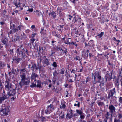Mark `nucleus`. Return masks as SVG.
I'll return each instance as SVG.
<instances>
[{
    "mask_svg": "<svg viewBox=\"0 0 122 122\" xmlns=\"http://www.w3.org/2000/svg\"><path fill=\"white\" fill-rule=\"evenodd\" d=\"M23 45L22 44L20 46H18L16 50L17 53V56L18 58L16 61L17 63H19L20 61L23 59L24 57L25 58V53L23 52L22 51H25L24 48L23 47Z\"/></svg>",
    "mask_w": 122,
    "mask_h": 122,
    "instance_id": "1",
    "label": "nucleus"
},
{
    "mask_svg": "<svg viewBox=\"0 0 122 122\" xmlns=\"http://www.w3.org/2000/svg\"><path fill=\"white\" fill-rule=\"evenodd\" d=\"M20 77L21 79V81L20 82V84L21 85H28L29 84L30 80L29 78L26 77V76L23 75Z\"/></svg>",
    "mask_w": 122,
    "mask_h": 122,
    "instance_id": "2",
    "label": "nucleus"
},
{
    "mask_svg": "<svg viewBox=\"0 0 122 122\" xmlns=\"http://www.w3.org/2000/svg\"><path fill=\"white\" fill-rule=\"evenodd\" d=\"M108 109L110 113V122H112L113 116V115L116 112V108L112 104L110 105L109 106Z\"/></svg>",
    "mask_w": 122,
    "mask_h": 122,
    "instance_id": "3",
    "label": "nucleus"
},
{
    "mask_svg": "<svg viewBox=\"0 0 122 122\" xmlns=\"http://www.w3.org/2000/svg\"><path fill=\"white\" fill-rule=\"evenodd\" d=\"M3 92L0 93V102L2 103L3 101L8 99L9 97L8 94L5 93L4 90H3Z\"/></svg>",
    "mask_w": 122,
    "mask_h": 122,
    "instance_id": "4",
    "label": "nucleus"
},
{
    "mask_svg": "<svg viewBox=\"0 0 122 122\" xmlns=\"http://www.w3.org/2000/svg\"><path fill=\"white\" fill-rule=\"evenodd\" d=\"M54 102L53 101L52 104H50V105L48 106L47 107V109L45 110V113L46 114H48L51 112H52L53 110H54V105L53 104Z\"/></svg>",
    "mask_w": 122,
    "mask_h": 122,
    "instance_id": "5",
    "label": "nucleus"
},
{
    "mask_svg": "<svg viewBox=\"0 0 122 122\" xmlns=\"http://www.w3.org/2000/svg\"><path fill=\"white\" fill-rule=\"evenodd\" d=\"M0 112L1 113H2L3 115H7L8 114V108L5 106V104H3L1 106V108Z\"/></svg>",
    "mask_w": 122,
    "mask_h": 122,
    "instance_id": "6",
    "label": "nucleus"
},
{
    "mask_svg": "<svg viewBox=\"0 0 122 122\" xmlns=\"http://www.w3.org/2000/svg\"><path fill=\"white\" fill-rule=\"evenodd\" d=\"M116 93L115 88H113L112 90H110L109 92L108 96L107 97V98L109 99L111 98H116V97L113 96L114 94Z\"/></svg>",
    "mask_w": 122,
    "mask_h": 122,
    "instance_id": "7",
    "label": "nucleus"
},
{
    "mask_svg": "<svg viewBox=\"0 0 122 122\" xmlns=\"http://www.w3.org/2000/svg\"><path fill=\"white\" fill-rule=\"evenodd\" d=\"M5 89L7 91L14 87V86L12 85L8 81L6 80L5 82Z\"/></svg>",
    "mask_w": 122,
    "mask_h": 122,
    "instance_id": "8",
    "label": "nucleus"
},
{
    "mask_svg": "<svg viewBox=\"0 0 122 122\" xmlns=\"http://www.w3.org/2000/svg\"><path fill=\"white\" fill-rule=\"evenodd\" d=\"M49 14L50 17L52 19L55 20V21H56L59 19V17H58L56 13L54 11L51 12L49 13Z\"/></svg>",
    "mask_w": 122,
    "mask_h": 122,
    "instance_id": "9",
    "label": "nucleus"
},
{
    "mask_svg": "<svg viewBox=\"0 0 122 122\" xmlns=\"http://www.w3.org/2000/svg\"><path fill=\"white\" fill-rule=\"evenodd\" d=\"M15 89L14 87L8 91L9 96H13L16 94Z\"/></svg>",
    "mask_w": 122,
    "mask_h": 122,
    "instance_id": "10",
    "label": "nucleus"
},
{
    "mask_svg": "<svg viewBox=\"0 0 122 122\" xmlns=\"http://www.w3.org/2000/svg\"><path fill=\"white\" fill-rule=\"evenodd\" d=\"M39 76L36 74L34 73L33 72L31 75V78L32 80H33L34 81H36L38 80V77Z\"/></svg>",
    "mask_w": 122,
    "mask_h": 122,
    "instance_id": "11",
    "label": "nucleus"
},
{
    "mask_svg": "<svg viewBox=\"0 0 122 122\" xmlns=\"http://www.w3.org/2000/svg\"><path fill=\"white\" fill-rule=\"evenodd\" d=\"M94 79L95 81L96 82L100 83L102 81L101 76L99 75L95 76H94Z\"/></svg>",
    "mask_w": 122,
    "mask_h": 122,
    "instance_id": "12",
    "label": "nucleus"
},
{
    "mask_svg": "<svg viewBox=\"0 0 122 122\" xmlns=\"http://www.w3.org/2000/svg\"><path fill=\"white\" fill-rule=\"evenodd\" d=\"M42 60H43V62L44 64L47 65H49V60L48 59H47L46 56H44L42 58V59H40V61H41Z\"/></svg>",
    "mask_w": 122,
    "mask_h": 122,
    "instance_id": "13",
    "label": "nucleus"
},
{
    "mask_svg": "<svg viewBox=\"0 0 122 122\" xmlns=\"http://www.w3.org/2000/svg\"><path fill=\"white\" fill-rule=\"evenodd\" d=\"M105 78L106 81H110L111 79L112 78V72L111 73V75H110V74L109 73H107L105 75Z\"/></svg>",
    "mask_w": 122,
    "mask_h": 122,
    "instance_id": "14",
    "label": "nucleus"
},
{
    "mask_svg": "<svg viewBox=\"0 0 122 122\" xmlns=\"http://www.w3.org/2000/svg\"><path fill=\"white\" fill-rule=\"evenodd\" d=\"M72 111V110L71 109H70L69 111L70 113H67L66 115L67 117L69 119L72 117L73 116H75V114H74V115H73Z\"/></svg>",
    "mask_w": 122,
    "mask_h": 122,
    "instance_id": "15",
    "label": "nucleus"
},
{
    "mask_svg": "<svg viewBox=\"0 0 122 122\" xmlns=\"http://www.w3.org/2000/svg\"><path fill=\"white\" fill-rule=\"evenodd\" d=\"M89 52V50H87L86 51L84 50L82 52V55L84 56L85 57H87L88 56V53Z\"/></svg>",
    "mask_w": 122,
    "mask_h": 122,
    "instance_id": "16",
    "label": "nucleus"
},
{
    "mask_svg": "<svg viewBox=\"0 0 122 122\" xmlns=\"http://www.w3.org/2000/svg\"><path fill=\"white\" fill-rule=\"evenodd\" d=\"M26 71L25 68L21 69L20 73L21 74L20 75V77H22V76L23 75L26 76Z\"/></svg>",
    "mask_w": 122,
    "mask_h": 122,
    "instance_id": "17",
    "label": "nucleus"
},
{
    "mask_svg": "<svg viewBox=\"0 0 122 122\" xmlns=\"http://www.w3.org/2000/svg\"><path fill=\"white\" fill-rule=\"evenodd\" d=\"M11 71L13 74L15 75H18L19 72V71L18 69H16L13 68L11 70Z\"/></svg>",
    "mask_w": 122,
    "mask_h": 122,
    "instance_id": "18",
    "label": "nucleus"
},
{
    "mask_svg": "<svg viewBox=\"0 0 122 122\" xmlns=\"http://www.w3.org/2000/svg\"><path fill=\"white\" fill-rule=\"evenodd\" d=\"M14 86V87L15 88V90H17V91H18L19 89H20L22 87V86L23 85H21L20 84V82L19 83V85H15Z\"/></svg>",
    "mask_w": 122,
    "mask_h": 122,
    "instance_id": "19",
    "label": "nucleus"
},
{
    "mask_svg": "<svg viewBox=\"0 0 122 122\" xmlns=\"http://www.w3.org/2000/svg\"><path fill=\"white\" fill-rule=\"evenodd\" d=\"M7 39L5 37L2 38L1 41L3 44L6 45H7Z\"/></svg>",
    "mask_w": 122,
    "mask_h": 122,
    "instance_id": "20",
    "label": "nucleus"
},
{
    "mask_svg": "<svg viewBox=\"0 0 122 122\" xmlns=\"http://www.w3.org/2000/svg\"><path fill=\"white\" fill-rule=\"evenodd\" d=\"M110 113L109 112H107L105 115V118L107 119H110Z\"/></svg>",
    "mask_w": 122,
    "mask_h": 122,
    "instance_id": "21",
    "label": "nucleus"
},
{
    "mask_svg": "<svg viewBox=\"0 0 122 122\" xmlns=\"http://www.w3.org/2000/svg\"><path fill=\"white\" fill-rule=\"evenodd\" d=\"M31 68L32 70L33 71L35 69L36 70L38 69V68H37V66L35 64H34L32 65L31 67Z\"/></svg>",
    "mask_w": 122,
    "mask_h": 122,
    "instance_id": "22",
    "label": "nucleus"
},
{
    "mask_svg": "<svg viewBox=\"0 0 122 122\" xmlns=\"http://www.w3.org/2000/svg\"><path fill=\"white\" fill-rule=\"evenodd\" d=\"M37 82V84L36 85V87H37L41 88V82L39 80H37L36 81Z\"/></svg>",
    "mask_w": 122,
    "mask_h": 122,
    "instance_id": "23",
    "label": "nucleus"
},
{
    "mask_svg": "<svg viewBox=\"0 0 122 122\" xmlns=\"http://www.w3.org/2000/svg\"><path fill=\"white\" fill-rule=\"evenodd\" d=\"M19 38V36H15L13 38V41H15L18 40Z\"/></svg>",
    "mask_w": 122,
    "mask_h": 122,
    "instance_id": "24",
    "label": "nucleus"
},
{
    "mask_svg": "<svg viewBox=\"0 0 122 122\" xmlns=\"http://www.w3.org/2000/svg\"><path fill=\"white\" fill-rule=\"evenodd\" d=\"M59 10V15L58 16V17H62L64 15V14L62 12H61V11H60V10L59 9H58V8L57 9V10L58 11V10Z\"/></svg>",
    "mask_w": 122,
    "mask_h": 122,
    "instance_id": "25",
    "label": "nucleus"
},
{
    "mask_svg": "<svg viewBox=\"0 0 122 122\" xmlns=\"http://www.w3.org/2000/svg\"><path fill=\"white\" fill-rule=\"evenodd\" d=\"M59 115V118H61L62 119L64 118V114L63 113L62 111H61V113Z\"/></svg>",
    "mask_w": 122,
    "mask_h": 122,
    "instance_id": "26",
    "label": "nucleus"
},
{
    "mask_svg": "<svg viewBox=\"0 0 122 122\" xmlns=\"http://www.w3.org/2000/svg\"><path fill=\"white\" fill-rule=\"evenodd\" d=\"M97 103L99 106H102L103 105H104V102H101L100 101H98L97 102Z\"/></svg>",
    "mask_w": 122,
    "mask_h": 122,
    "instance_id": "27",
    "label": "nucleus"
},
{
    "mask_svg": "<svg viewBox=\"0 0 122 122\" xmlns=\"http://www.w3.org/2000/svg\"><path fill=\"white\" fill-rule=\"evenodd\" d=\"M65 71V69L64 68H62L60 69V71L59 72V74H64V72Z\"/></svg>",
    "mask_w": 122,
    "mask_h": 122,
    "instance_id": "28",
    "label": "nucleus"
},
{
    "mask_svg": "<svg viewBox=\"0 0 122 122\" xmlns=\"http://www.w3.org/2000/svg\"><path fill=\"white\" fill-rule=\"evenodd\" d=\"M76 112L79 115H81V114H83L82 110L77 109L76 110Z\"/></svg>",
    "mask_w": 122,
    "mask_h": 122,
    "instance_id": "29",
    "label": "nucleus"
},
{
    "mask_svg": "<svg viewBox=\"0 0 122 122\" xmlns=\"http://www.w3.org/2000/svg\"><path fill=\"white\" fill-rule=\"evenodd\" d=\"M59 74V72H57L56 70L54 71L53 72V75L54 77L57 76V75Z\"/></svg>",
    "mask_w": 122,
    "mask_h": 122,
    "instance_id": "30",
    "label": "nucleus"
},
{
    "mask_svg": "<svg viewBox=\"0 0 122 122\" xmlns=\"http://www.w3.org/2000/svg\"><path fill=\"white\" fill-rule=\"evenodd\" d=\"M104 33L103 32H101L100 34H98L97 36L99 37V38H100L104 35Z\"/></svg>",
    "mask_w": 122,
    "mask_h": 122,
    "instance_id": "31",
    "label": "nucleus"
},
{
    "mask_svg": "<svg viewBox=\"0 0 122 122\" xmlns=\"http://www.w3.org/2000/svg\"><path fill=\"white\" fill-rule=\"evenodd\" d=\"M15 24H14L12 23H10V27L11 29H12L14 28H15Z\"/></svg>",
    "mask_w": 122,
    "mask_h": 122,
    "instance_id": "32",
    "label": "nucleus"
},
{
    "mask_svg": "<svg viewBox=\"0 0 122 122\" xmlns=\"http://www.w3.org/2000/svg\"><path fill=\"white\" fill-rule=\"evenodd\" d=\"M66 105L65 103H61L60 106V108L64 109L65 108Z\"/></svg>",
    "mask_w": 122,
    "mask_h": 122,
    "instance_id": "33",
    "label": "nucleus"
},
{
    "mask_svg": "<svg viewBox=\"0 0 122 122\" xmlns=\"http://www.w3.org/2000/svg\"><path fill=\"white\" fill-rule=\"evenodd\" d=\"M5 64L4 63H3L1 61V63L0 65V67L3 68L5 66Z\"/></svg>",
    "mask_w": 122,
    "mask_h": 122,
    "instance_id": "34",
    "label": "nucleus"
},
{
    "mask_svg": "<svg viewBox=\"0 0 122 122\" xmlns=\"http://www.w3.org/2000/svg\"><path fill=\"white\" fill-rule=\"evenodd\" d=\"M51 65L54 67H57L58 66V65L55 62H53V63Z\"/></svg>",
    "mask_w": 122,
    "mask_h": 122,
    "instance_id": "35",
    "label": "nucleus"
},
{
    "mask_svg": "<svg viewBox=\"0 0 122 122\" xmlns=\"http://www.w3.org/2000/svg\"><path fill=\"white\" fill-rule=\"evenodd\" d=\"M78 17H77L76 16H75L73 20V22L75 23L78 20Z\"/></svg>",
    "mask_w": 122,
    "mask_h": 122,
    "instance_id": "36",
    "label": "nucleus"
},
{
    "mask_svg": "<svg viewBox=\"0 0 122 122\" xmlns=\"http://www.w3.org/2000/svg\"><path fill=\"white\" fill-rule=\"evenodd\" d=\"M64 42L66 44L70 45L71 42H69V40L67 39L66 41L65 40L64 41Z\"/></svg>",
    "mask_w": 122,
    "mask_h": 122,
    "instance_id": "37",
    "label": "nucleus"
},
{
    "mask_svg": "<svg viewBox=\"0 0 122 122\" xmlns=\"http://www.w3.org/2000/svg\"><path fill=\"white\" fill-rule=\"evenodd\" d=\"M37 16L40 17V16H42V17H43V16L42 13L41 12H39L38 13H37Z\"/></svg>",
    "mask_w": 122,
    "mask_h": 122,
    "instance_id": "38",
    "label": "nucleus"
},
{
    "mask_svg": "<svg viewBox=\"0 0 122 122\" xmlns=\"http://www.w3.org/2000/svg\"><path fill=\"white\" fill-rule=\"evenodd\" d=\"M25 49V51H23H23H25V53L28 56H29V52L28 50L27 49Z\"/></svg>",
    "mask_w": 122,
    "mask_h": 122,
    "instance_id": "39",
    "label": "nucleus"
},
{
    "mask_svg": "<svg viewBox=\"0 0 122 122\" xmlns=\"http://www.w3.org/2000/svg\"><path fill=\"white\" fill-rule=\"evenodd\" d=\"M37 66H38V67H37V68H38V69L40 70L42 67L41 65L39 63H38Z\"/></svg>",
    "mask_w": 122,
    "mask_h": 122,
    "instance_id": "40",
    "label": "nucleus"
},
{
    "mask_svg": "<svg viewBox=\"0 0 122 122\" xmlns=\"http://www.w3.org/2000/svg\"><path fill=\"white\" fill-rule=\"evenodd\" d=\"M36 82H35V84H34V83H32V85H30V87H33L35 86H36Z\"/></svg>",
    "mask_w": 122,
    "mask_h": 122,
    "instance_id": "41",
    "label": "nucleus"
},
{
    "mask_svg": "<svg viewBox=\"0 0 122 122\" xmlns=\"http://www.w3.org/2000/svg\"><path fill=\"white\" fill-rule=\"evenodd\" d=\"M80 57L78 56H77L76 57H75L74 59V60L76 59V60H78L79 61H80Z\"/></svg>",
    "mask_w": 122,
    "mask_h": 122,
    "instance_id": "42",
    "label": "nucleus"
},
{
    "mask_svg": "<svg viewBox=\"0 0 122 122\" xmlns=\"http://www.w3.org/2000/svg\"><path fill=\"white\" fill-rule=\"evenodd\" d=\"M13 32H15L18 31V30L17 28H13L12 29Z\"/></svg>",
    "mask_w": 122,
    "mask_h": 122,
    "instance_id": "43",
    "label": "nucleus"
},
{
    "mask_svg": "<svg viewBox=\"0 0 122 122\" xmlns=\"http://www.w3.org/2000/svg\"><path fill=\"white\" fill-rule=\"evenodd\" d=\"M86 13L89 14L90 13V10L89 9L86 10Z\"/></svg>",
    "mask_w": 122,
    "mask_h": 122,
    "instance_id": "44",
    "label": "nucleus"
},
{
    "mask_svg": "<svg viewBox=\"0 0 122 122\" xmlns=\"http://www.w3.org/2000/svg\"><path fill=\"white\" fill-rule=\"evenodd\" d=\"M118 117L119 119H120L122 118V114H118Z\"/></svg>",
    "mask_w": 122,
    "mask_h": 122,
    "instance_id": "45",
    "label": "nucleus"
},
{
    "mask_svg": "<svg viewBox=\"0 0 122 122\" xmlns=\"http://www.w3.org/2000/svg\"><path fill=\"white\" fill-rule=\"evenodd\" d=\"M35 40L34 38H32L31 40V43H33Z\"/></svg>",
    "mask_w": 122,
    "mask_h": 122,
    "instance_id": "46",
    "label": "nucleus"
},
{
    "mask_svg": "<svg viewBox=\"0 0 122 122\" xmlns=\"http://www.w3.org/2000/svg\"><path fill=\"white\" fill-rule=\"evenodd\" d=\"M80 118L81 119H83L84 118V115L81 114V115H80Z\"/></svg>",
    "mask_w": 122,
    "mask_h": 122,
    "instance_id": "47",
    "label": "nucleus"
},
{
    "mask_svg": "<svg viewBox=\"0 0 122 122\" xmlns=\"http://www.w3.org/2000/svg\"><path fill=\"white\" fill-rule=\"evenodd\" d=\"M22 26V25H19L18 27L17 28V29L18 30V31L20 29L21 27Z\"/></svg>",
    "mask_w": 122,
    "mask_h": 122,
    "instance_id": "48",
    "label": "nucleus"
},
{
    "mask_svg": "<svg viewBox=\"0 0 122 122\" xmlns=\"http://www.w3.org/2000/svg\"><path fill=\"white\" fill-rule=\"evenodd\" d=\"M90 78H89V77H87L86 78V83L89 82L90 80Z\"/></svg>",
    "mask_w": 122,
    "mask_h": 122,
    "instance_id": "49",
    "label": "nucleus"
},
{
    "mask_svg": "<svg viewBox=\"0 0 122 122\" xmlns=\"http://www.w3.org/2000/svg\"><path fill=\"white\" fill-rule=\"evenodd\" d=\"M33 10V8H30L28 10H27V11H30V12H32Z\"/></svg>",
    "mask_w": 122,
    "mask_h": 122,
    "instance_id": "50",
    "label": "nucleus"
},
{
    "mask_svg": "<svg viewBox=\"0 0 122 122\" xmlns=\"http://www.w3.org/2000/svg\"><path fill=\"white\" fill-rule=\"evenodd\" d=\"M120 122V120L119 119H117L116 118H115L114 119V122Z\"/></svg>",
    "mask_w": 122,
    "mask_h": 122,
    "instance_id": "51",
    "label": "nucleus"
},
{
    "mask_svg": "<svg viewBox=\"0 0 122 122\" xmlns=\"http://www.w3.org/2000/svg\"><path fill=\"white\" fill-rule=\"evenodd\" d=\"M119 102L121 103L122 102V97H120L119 98Z\"/></svg>",
    "mask_w": 122,
    "mask_h": 122,
    "instance_id": "52",
    "label": "nucleus"
},
{
    "mask_svg": "<svg viewBox=\"0 0 122 122\" xmlns=\"http://www.w3.org/2000/svg\"><path fill=\"white\" fill-rule=\"evenodd\" d=\"M9 51L10 52V53L13 54L14 53L13 49H10V50H9Z\"/></svg>",
    "mask_w": 122,
    "mask_h": 122,
    "instance_id": "53",
    "label": "nucleus"
},
{
    "mask_svg": "<svg viewBox=\"0 0 122 122\" xmlns=\"http://www.w3.org/2000/svg\"><path fill=\"white\" fill-rule=\"evenodd\" d=\"M2 121L3 122H8L7 120L5 119L4 118L2 119Z\"/></svg>",
    "mask_w": 122,
    "mask_h": 122,
    "instance_id": "54",
    "label": "nucleus"
},
{
    "mask_svg": "<svg viewBox=\"0 0 122 122\" xmlns=\"http://www.w3.org/2000/svg\"><path fill=\"white\" fill-rule=\"evenodd\" d=\"M18 58V57H13V60H15V61H17V58Z\"/></svg>",
    "mask_w": 122,
    "mask_h": 122,
    "instance_id": "55",
    "label": "nucleus"
},
{
    "mask_svg": "<svg viewBox=\"0 0 122 122\" xmlns=\"http://www.w3.org/2000/svg\"><path fill=\"white\" fill-rule=\"evenodd\" d=\"M120 82H121V85L122 88V78L120 80Z\"/></svg>",
    "mask_w": 122,
    "mask_h": 122,
    "instance_id": "56",
    "label": "nucleus"
},
{
    "mask_svg": "<svg viewBox=\"0 0 122 122\" xmlns=\"http://www.w3.org/2000/svg\"><path fill=\"white\" fill-rule=\"evenodd\" d=\"M37 50L38 52V51H39V52H40L41 49L40 46H39V49L38 48V47H37Z\"/></svg>",
    "mask_w": 122,
    "mask_h": 122,
    "instance_id": "57",
    "label": "nucleus"
},
{
    "mask_svg": "<svg viewBox=\"0 0 122 122\" xmlns=\"http://www.w3.org/2000/svg\"><path fill=\"white\" fill-rule=\"evenodd\" d=\"M76 43L74 42H71L70 43V44H71L72 45H75Z\"/></svg>",
    "mask_w": 122,
    "mask_h": 122,
    "instance_id": "58",
    "label": "nucleus"
},
{
    "mask_svg": "<svg viewBox=\"0 0 122 122\" xmlns=\"http://www.w3.org/2000/svg\"><path fill=\"white\" fill-rule=\"evenodd\" d=\"M63 25H62V26L59 25L57 27L58 28H61H61H63Z\"/></svg>",
    "mask_w": 122,
    "mask_h": 122,
    "instance_id": "59",
    "label": "nucleus"
},
{
    "mask_svg": "<svg viewBox=\"0 0 122 122\" xmlns=\"http://www.w3.org/2000/svg\"><path fill=\"white\" fill-rule=\"evenodd\" d=\"M36 34L35 33H33L32 34V38H34V37L35 36Z\"/></svg>",
    "mask_w": 122,
    "mask_h": 122,
    "instance_id": "60",
    "label": "nucleus"
},
{
    "mask_svg": "<svg viewBox=\"0 0 122 122\" xmlns=\"http://www.w3.org/2000/svg\"><path fill=\"white\" fill-rule=\"evenodd\" d=\"M22 120L21 119H20L18 120L17 122H22Z\"/></svg>",
    "mask_w": 122,
    "mask_h": 122,
    "instance_id": "61",
    "label": "nucleus"
},
{
    "mask_svg": "<svg viewBox=\"0 0 122 122\" xmlns=\"http://www.w3.org/2000/svg\"><path fill=\"white\" fill-rule=\"evenodd\" d=\"M104 83H101L99 85V86L101 87L102 86H103L104 85Z\"/></svg>",
    "mask_w": 122,
    "mask_h": 122,
    "instance_id": "62",
    "label": "nucleus"
},
{
    "mask_svg": "<svg viewBox=\"0 0 122 122\" xmlns=\"http://www.w3.org/2000/svg\"><path fill=\"white\" fill-rule=\"evenodd\" d=\"M64 53L65 54V55L66 56V54L67 52V51L66 50H65V51H64Z\"/></svg>",
    "mask_w": 122,
    "mask_h": 122,
    "instance_id": "63",
    "label": "nucleus"
},
{
    "mask_svg": "<svg viewBox=\"0 0 122 122\" xmlns=\"http://www.w3.org/2000/svg\"><path fill=\"white\" fill-rule=\"evenodd\" d=\"M29 31H29V30L27 29L26 30L25 32H26V33H29Z\"/></svg>",
    "mask_w": 122,
    "mask_h": 122,
    "instance_id": "64",
    "label": "nucleus"
}]
</instances>
